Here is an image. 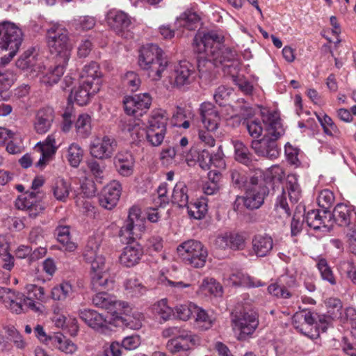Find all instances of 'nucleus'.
I'll list each match as a JSON object with an SVG mask.
<instances>
[{
    "label": "nucleus",
    "mask_w": 356,
    "mask_h": 356,
    "mask_svg": "<svg viewBox=\"0 0 356 356\" xmlns=\"http://www.w3.org/2000/svg\"><path fill=\"white\" fill-rule=\"evenodd\" d=\"M95 306L105 309L113 314H121L128 307L125 302L117 300L116 298L105 292L95 294L92 298Z\"/></svg>",
    "instance_id": "18"
},
{
    "label": "nucleus",
    "mask_w": 356,
    "mask_h": 356,
    "mask_svg": "<svg viewBox=\"0 0 356 356\" xmlns=\"http://www.w3.org/2000/svg\"><path fill=\"white\" fill-rule=\"evenodd\" d=\"M92 88L81 82L79 87L74 88L69 96L70 102H75L79 106H85L90 100L92 96L98 91H92Z\"/></svg>",
    "instance_id": "34"
},
{
    "label": "nucleus",
    "mask_w": 356,
    "mask_h": 356,
    "mask_svg": "<svg viewBox=\"0 0 356 356\" xmlns=\"http://www.w3.org/2000/svg\"><path fill=\"white\" fill-rule=\"evenodd\" d=\"M315 261L322 280L327 282L331 285H335L337 284L336 277L327 261L322 257H318L315 259Z\"/></svg>",
    "instance_id": "43"
},
{
    "label": "nucleus",
    "mask_w": 356,
    "mask_h": 356,
    "mask_svg": "<svg viewBox=\"0 0 356 356\" xmlns=\"http://www.w3.org/2000/svg\"><path fill=\"white\" fill-rule=\"evenodd\" d=\"M334 201V194L328 189L321 191L317 197L318 206L325 211H327L332 207Z\"/></svg>",
    "instance_id": "56"
},
{
    "label": "nucleus",
    "mask_w": 356,
    "mask_h": 356,
    "mask_svg": "<svg viewBox=\"0 0 356 356\" xmlns=\"http://www.w3.org/2000/svg\"><path fill=\"white\" fill-rule=\"evenodd\" d=\"M233 145L236 161L245 165H250L252 162V154L250 153L248 147L239 140L234 141Z\"/></svg>",
    "instance_id": "50"
},
{
    "label": "nucleus",
    "mask_w": 356,
    "mask_h": 356,
    "mask_svg": "<svg viewBox=\"0 0 356 356\" xmlns=\"http://www.w3.org/2000/svg\"><path fill=\"white\" fill-rule=\"evenodd\" d=\"M325 304L327 313L331 315V317L336 319L341 316L343 305L340 299L329 298L325 301Z\"/></svg>",
    "instance_id": "54"
},
{
    "label": "nucleus",
    "mask_w": 356,
    "mask_h": 356,
    "mask_svg": "<svg viewBox=\"0 0 356 356\" xmlns=\"http://www.w3.org/2000/svg\"><path fill=\"white\" fill-rule=\"evenodd\" d=\"M199 345L192 344L189 340H183L181 338L176 337L170 339L167 341L166 348L170 353L175 355L179 353H187Z\"/></svg>",
    "instance_id": "40"
},
{
    "label": "nucleus",
    "mask_w": 356,
    "mask_h": 356,
    "mask_svg": "<svg viewBox=\"0 0 356 356\" xmlns=\"http://www.w3.org/2000/svg\"><path fill=\"white\" fill-rule=\"evenodd\" d=\"M140 213V209L138 206L134 205L129 209L127 219L119 232L122 242L129 243L134 240V228L136 222L139 220Z\"/></svg>",
    "instance_id": "25"
},
{
    "label": "nucleus",
    "mask_w": 356,
    "mask_h": 356,
    "mask_svg": "<svg viewBox=\"0 0 356 356\" xmlns=\"http://www.w3.org/2000/svg\"><path fill=\"white\" fill-rule=\"evenodd\" d=\"M166 134V129H162L161 127L154 129H148L145 131V134L146 138L152 146H159L163 143Z\"/></svg>",
    "instance_id": "52"
},
{
    "label": "nucleus",
    "mask_w": 356,
    "mask_h": 356,
    "mask_svg": "<svg viewBox=\"0 0 356 356\" xmlns=\"http://www.w3.org/2000/svg\"><path fill=\"white\" fill-rule=\"evenodd\" d=\"M222 38L217 33L211 31L208 33H199L194 38V49L202 54L199 60L197 68L200 76H203L204 70L202 66L205 64L209 65L222 64L237 59L236 51L222 44Z\"/></svg>",
    "instance_id": "1"
},
{
    "label": "nucleus",
    "mask_w": 356,
    "mask_h": 356,
    "mask_svg": "<svg viewBox=\"0 0 356 356\" xmlns=\"http://www.w3.org/2000/svg\"><path fill=\"white\" fill-rule=\"evenodd\" d=\"M47 38L50 51L57 56V62L63 60L68 63L72 44L67 30L61 24H53L47 29Z\"/></svg>",
    "instance_id": "7"
},
{
    "label": "nucleus",
    "mask_w": 356,
    "mask_h": 356,
    "mask_svg": "<svg viewBox=\"0 0 356 356\" xmlns=\"http://www.w3.org/2000/svg\"><path fill=\"white\" fill-rule=\"evenodd\" d=\"M314 316L316 318V323L314 324L317 330L319 332V329L321 330L323 332H325L327 329V327L331 324L332 321L334 320V318L331 317V315L328 314L327 315H318L317 314H314Z\"/></svg>",
    "instance_id": "63"
},
{
    "label": "nucleus",
    "mask_w": 356,
    "mask_h": 356,
    "mask_svg": "<svg viewBox=\"0 0 356 356\" xmlns=\"http://www.w3.org/2000/svg\"><path fill=\"white\" fill-rule=\"evenodd\" d=\"M197 293L204 296H221L222 294V287L215 279L206 277L199 286Z\"/></svg>",
    "instance_id": "36"
},
{
    "label": "nucleus",
    "mask_w": 356,
    "mask_h": 356,
    "mask_svg": "<svg viewBox=\"0 0 356 356\" xmlns=\"http://www.w3.org/2000/svg\"><path fill=\"white\" fill-rule=\"evenodd\" d=\"M201 122L208 131H216L220 122V116L216 106L211 102H203L199 108Z\"/></svg>",
    "instance_id": "19"
},
{
    "label": "nucleus",
    "mask_w": 356,
    "mask_h": 356,
    "mask_svg": "<svg viewBox=\"0 0 356 356\" xmlns=\"http://www.w3.org/2000/svg\"><path fill=\"white\" fill-rule=\"evenodd\" d=\"M138 65L147 71L149 77L154 81L161 79L163 72L168 69V60L163 57V50L154 44H149L140 48Z\"/></svg>",
    "instance_id": "6"
},
{
    "label": "nucleus",
    "mask_w": 356,
    "mask_h": 356,
    "mask_svg": "<svg viewBox=\"0 0 356 356\" xmlns=\"http://www.w3.org/2000/svg\"><path fill=\"white\" fill-rule=\"evenodd\" d=\"M302 197V190L298 183V176L291 174L287 176L285 186L282 193L277 196L275 206L280 207L284 212L289 215L291 206L297 203Z\"/></svg>",
    "instance_id": "12"
},
{
    "label": "nucleus",
    "mask_w": 356,
    "mask_h": 356,
    "mask_svg": "<svg viewBox=\"0 0 356 356\" xmlns=\"http://www.w3.org/2000/svg\"><path fill=\"white\" fill-rule=\"evenodd\" d=\"M114 163L121 175L127 177L133 173L134 159L130 152L120 151L115 156Z\"/></svg>",
    "instance_id": "32"
},
{
    "label": "nucleus",
    "mask_w": 356,
    "mask_h": 356,
    "mask_svg": "<svg viewBox=\"0 0 356 356\" xmlns=\"http://www.w3.org/2000/svg\"><path fill=\"white\" fill-rule=\"evenodd\" d=\"M246 128L250 136L253 138H259L263 132L261 122L259 120H250L246 122Z\"/></svg>",
    "instance_id": "61"
},
{
    "label": "nucleus",
    "mask_w": 356,
    "mask_h": 356,
    "mask_svg": "<svg viewBox=\"0 0 356 356\" xmlns=\"http://www.w3.org/2000/svg\"><path fill=\"white\" fill-rule=\"evenodd\" d=\"M117 148V141L109 136L94 138L90 144V154L95 159L105 160L112 157Z\"/></svg>",
    "instance_id": "15"
},
{
    "label": "nucleus",
    "mask_w": 356,
    "mask_h": 356,
    "mask_svg": "<svg viewBox=\"0 0 356 356\" xmlns=\"http://www.w3.org/2000/svg\"><path fill=\"white\" fill-rule=\"evenodd\" d=\"M261 117L266 133L261 139L253 140L251 147L258 156L270 159H277L280 153L277 140L284 133L279 114L264 109L261 111Z\"/></svg>",
    "instance_id": "3"
},
{
    "label": "nucleus",
    "mask_w": 356,
    "mask_h": 356,
    "mask_svg": "<svg viewBox=\"0 0 356 356\" xmlns=\"http://www.w3.org/2000/svg\"><path fill=\"white\" fill-rule=\"evenodd\" d=\"M259 315L253 310L243 309L232 312L231 325L234 334L239 341L250 338L259 326Z\"/></svg>",
    "instance_id": "8"
},
{
    "label": "nucleus",
    "mask_w": 356,
    "mask_h": 356,
    "mask_svg": "<svg viewBox=\"0 0 356 356\" xmlns=\"http://www.w3.org/2000/svg\"><path fill=\"white\" fill-rule=\"evenodd\" d=\"M22 41V32L14 23L0 24V54L8 50V56L1 58L6 64L15 56ZM15 81V74L10 71L2 72L0 70V92L8 90Z\"/></svg>",
    "instance_id": "4"
},
{
    "label": "nucleus",
    "mask_w": 356,
    "mask_h": 356,
    "mask_svg": "<svg viewBox=\"0 0 356 356\" xmlns=\"http://www.w3.org/2000/svg\"><path fill=\"white\" fill-rule=\"evenodd\" d=\"M268 193L266 186H249L243 196H237L233 204L234 209L239 211L241 204L248 209H257L263 205Z\"/></svg>",
    "instance_id": "13"
},
{
    "label": "nucleus",
    "mask_w": 356,
    "mask_h": 356,
    "mask_svg": "<svg viewBox=\"0 0 356 356\" xmlns=\"http://www.w3.org/2000/svg\"><path fill=\"white\" fill-rule=\"evenodd\" d=\"M332 216L334 221L340 227H348L356 222V209L350 205L337 204Z\"/></svg>",
    "instance_id": "23"
},
{
    "label": "nucleus",
    "mask_w": 356,
    "mask_h": 356,
    "mask_svg": "<svg viewBox=\"0 0 356 356\" xmlns=\"http://www.w3.org/2000/svg\"><path fill=\"white\" fill-rule=\"evenodd\" d=\"M292 323L295 329L309 338H315L319 335L314 324L316 318L309 310L303 309L295 313L292 318Z\"/></svg>",
    "instance_id": "14"
},
{
    "label": "nucleus",
    "mask_w": 356,
    "mask_h": 356,
    "mask_svg": "<svg viewBox=\"0 0 356 356\" xmlns=\"http://www.w3.org/2000/svg\"><path fill=\"white\" fill-rule=\"evenodd\" d=\"M52 192L55 198L61 202H65L71 189L70 184L63 178H56L52 184Z\"/></svg>",
    "instance_id": "41"
},
{
    "label": "nucleus",
    "mask_w": 356,
    "mask_h": 356,
    "mask_svg": "<svg viewBox=\"0 0 356 356\" xmlns=\"http://www.w3.org/2000/svg\"><path fill=\"white\" fill-rule=\"evenodd\" d=\"M81 83L92 88V91H99L102 85V74L97 63L91 62L84 66L81 73Z\"/></svg>",
    "instance_id": "28"
},
{
    "label": "nucleus",
    "mask_w": 356,
    "mask_h": 356,
    "mask_svg": "<svg viewBox=\"0 0 356 356\" xmlns=\"http://www.w3.org/2000/svg\"><path fill=\"white\" fill-rule=\"evenodd\" d=\"M197 325L202 330H207L211 328L215 321L214 318L208 314V312L197 306L193 316Z\"/></svg>",
    "instance_id": "47"
},
{
    "label": "nucleus",
    "mask_w": 356,
    "mask_h": 356,
    "mask_svg": "<svg viewBox=\"0 0 356 356\" xmlns=\"http://www.w3.org/2000/svg\"><path fill=\"white\" fill-rule=\"evenodd\" d=\"M339 270L341 273L346 274L356 284V270L354 263L351 261H343L339 264Z\"/></svg>",
    "instance_id": "62"
},
{
    "label": "nucleus",
    "mask_w": 356,
    "mask_h": 356,
    "mask_svg": "<svg viewBox=\"0 0 356 356\" xmlns=\"http://www.w3.org/2000/svg\"><path fill=\"white\" fill-rule=\"evenodd\" d=\"M273 248V240L268 234H257L252 239V249L254 254L259 257L268 255Z\"/></svg>",
    "instance_id": "31"
},
{
    "label": "nucleus",
    "mask_w": 356,
    "mask_h": 356,
    "mask_svg": "<svg viewBox=\"0 0 356 356\" xmlns=\"http://www.w3.org/2000/svg\"><path fill=\"white\" fill-rule=\"evenodd\" d=\"M121 130L134 141L143 138L145 130L140 125L136 120L127 119L121 121Z\"/></svg>",
    "instance_id": "35"
},
{
    "label": "nucleus",
    "mask_w": 356,
    "mask_h": 356,
    "mask_svg": "<svg viewBox=\"0 0 356 356\" xmlns=\"http://www.w3.org/2000/svg\"><path fill=\"white\" fill-rule=\"evenodd\" d=\"M200 21L199 16L194 12L186 11L177 17L175 22L176 27H184L188 30H194L197 28Z\"/></svg>",
    "instance_id": "45"
},
{
    "label": "nucleus",
    "mask_w": 356,
    "mask_h": 356,
    "mask_svg": "<svg viewBox=\"0 0 356 356\" xmlns=\"http://www.w3.org/2000/svg\"><path fill=\"white\" fill-rule=\"evenodd\" d=\"M43 184L44 180L42 177H35L31 186L33 191L19 195L15 200V207L18 209L26 211L30 218H35L44 210L41 201L42 195L39 191H36Z\"/></svg>",
    "instance_id": "9"
},
{
    "label": "nucleus",
    "mask_w": 356,
    "mask_h": 356,
    "mask_svg": "<svg viewBox=\"0 0 356 356\" xmlns=\"http://www.w3.org/2000/svg\"><path fill=\"white\" fill-rule=\"evenodd\" d=\"M140 83L139 76L134 72H128L123 78V84L131 92L136 91Z\"/></svg>",
    "instance_id": "59"
},
{
    "label": "nucleus",
    "mask_w": 356,
    "mask_h": 356,
    "mask_svg": "<svg viewBox=\"0 0 356 356\" xmlns=\"http://www.w3.org/2000/svg\"><path fill=\"white\" fill-rule=\"evenodd\" d=\"M51 340L56 348L67 354H73L77 350V346L60 333L51 337Z\"/></svg>",
    "instance_id": "48"
},
{
    "label": "nucleus",
    "mask_w": 356,
    "mask_h": 356,
    "mask_svg": "<svg viewBox=\"0 0 356 356\" xmlns=\"http://www.w3.org/2000/svg\"><path fill=\"white\" fill-rule=\"evenodd\" d=\"M74 288L69 282H63L51 289V297L54 300L64 301L74 296Z\"/></svg>",
    "instance_id": "39"
},
{
    "label": "nucleus",
    "mask_w": 356,
    "mask_h": 356,
    "mask_svg": "<svg viewBox=\"0 0 356 356\" xmlns=\"http://www.w3.org/2000/svg\"><path fill=\"white\" fill-rule=\"evenodd\" d=\"M54 67L47 68L44 66H38V76L40 81L47 86H53L58 82L66 69L67 63L59 60Z\"/></svg>",
    "instance_id": "22"
},
{
    "label": "nucleus",
    "mask_w": 356,
    "mask_h": 356,
    "mask_svg": "<svg viewBox=\"0 0 356 356\" xmlns=\"http://www.w3.org/2000/svg\"><path fill=\"white\" fill-rule=\"evenodd\" d=\"M108 25L119 35L127 38L128 30L132 24V19L121 10H111L106 15Z\"/></svg>",
    "instance_id": "17"
},
{
    "label": "nucleus",
    "mask_w": 356,
    "mask_h": 356,
    "mask_svg": "<svg viewBox=\"0 0 356 356\" xmlns=\"http://www.w3.org/2000/svg\"><path fill=\"white\" fill-rule=\"evenodd\" d=\"M140 344V337L138 335H131L124 337L120 345L124 349L131 350L137 348Z\"/></svg>",
    "instance_id": "64"
},
{
    "label": "nucleus",
    "mask_w": 356,
    "mask_h": 356,
    "mask_svg": "<svg viewBox=\"0 0 356 356\" xmlns=\"http://www.w3.org/2000/svg\"><path fill=\"white\" fill-rule=\"evenodd\" d=\"M121 192V184L117 181H111L104 187L99 196V204L104 209L111 210L117 205Z\"/></svg>",
    "instance_id": "21"
},
{
    "label": "nucleus",
    "mask_w": 356,
    "mask_h": 356,
    "mask_svg": "<svg viewBox=\"0 0 356 356\" xmlns=\"http://www.w3.org/2000/svg\"><path fill=\"white\" fill-rule=\"evenodd\" d=\"M152 97L149 93L145 92L135 96L127 97L124 100L125 112L129 115L136 118L142 116L149 108Z\"/></svg>",
    "instance_id": "16"
},
{
    "label": "nucleus",
    "mask_w": 356,
    "mask_h": 356,
    "mask_svg": "<svg viewBox=\"0 0 356 356\" xmlns=\"http://www.w3.org/2000/svg\"><path fill=\"white\" fill-rule=\"evenodd\" d=\"M64 157L72 168H77L83 157V150L76 143H72L64 151Z\"/></svg>",
    "instance_id": "38"
},
{
    "label": "nucleus",
    "mask_w": 356,
    "mask_h": 356,
    "mask_svg": "<svg viewBox=\"0 0 356 356\" xmlns=\"http://www.w3.org/2000/svg\"><path fill=\"white\" fill-rule=\"evenodd\" d=\"M163 338L179 337L183 340H189L192 344H200V338L198 335L193 334L191 331L182 327L172 326L165 328L162 331Z\"/></svg>",
    "instance_id": "33"
},
{
    "label": "nucleus",
    "mask_w": 356,
    "mask_h": 356,
    "mask_svg": "<svg viewBox=\"0 0 356 356\" xmlns=\"http://www.w3.org/2000/svg\"><path fill=\"white\" fill-rule=\"evenodd\" d=\"M195 66L191 63L183 60L175 65L165 79L166 86L169 88L181 89L191 85L196 78Z\"/></svg>",
    "instance_id": "10"
},
{
    "label": "nucleus",
    "mask_w": 356,
    "mask_h": 356,
    "mask_svg": "<svg viewBox=\"0 0 356 356\" xmlns=\"http://www.w3.org/2000/svg\"><path fill=\"white\" fill-rule=\"evenodd\" d=\"M56 233L57 240L63 245L65 250L73 252L76 250V243L71 241L70 227L69 226L59 225L56 229Z\"/></svg>",
    "instance_id": "42"
},
{
    "label": "nucleus",
    "mask_w": 356,
    "mask_h": 356,
    "mask_svg": "<svg viewBox=\"0 0 356 356\" xmlns=\"http://www.w3.org/2000/svg\"><path fill=\"white\" fill-rule=\"evenodd\" d=\"M305 220L307 225L315 230L322 228H328L331 225V214L325 210L308 211L305 216Z\"/></svg>",
    "instance_id": "30"
},
{
    "label": "nucleus",
    "mask_w": 356,
    "mask_h": 356,
    "mask_svg": "<svg viewBox=\"0 0 356 356\" xmlns=\"http://www.w3.org/2000/svg\"><path fill=\"white\" fill-rule=\"evenodd\" d=\"M96 24V19L91 16H81L74 20V26L77 30L92 29Z\"/></svg>",
    "instance_id": "60"
},
{
    "label": "nucleus",
    "mask_w": 356,
    "mask_h": 356,
    "mask_svg": "<svg viewBox=\"0 0 356 356\" xmlns=\"http://www.w3.org/2000/svg\"><path fill=\"white\" fill-rule=\"evenodd\" d=\"M153 309L164 321L169 320L173 313V309L168 305V300L165 298L155 303Z\"/></svg>",
    "instance_id": "55"
},
{
    "label": "nucleus",
    "mask_w": 356,
    "mask_h": 356,
    "mask_svg": "<svg viewBox=\"0 0 356 356\" xmlns=\"http://www.w3.org/2000/svg\"><path fill=\"white\" fill-rule=\"evenodd\" d=\"M177 252L186 264L197 268L204 266L208 256L204 245L195 240H189L179 245Z\"/></svg>",
    "instance_id": "11"
},
{
    "label": "nucleus",
    "mask_w": 356,
    "mask_h": 356,
    "mask_svg": "<svg viewBox=\"0 0 356 356\" xmlns=\"http://www.w3.org/2000/svg\"><path fill=\"white\" fill-rule=\"evenodd\" d=\"M245 236L242 234L226 232L217 237L216 243L222 249L229 248L233 250H240L245 248Z\"/></svg>",
    "instance_id": "26"
},
{
    "label": "nucleus",
    "mask_w": 356,
    "mask_h": 356,
    "mask_svg": "<svg viewBox=\"0 0 356 356\" xmlns=\"http://www.w3.org/2000/svg\"><path fill=\"white\" fill-rule=\"evenodd\" d=\"M0 300L12 312L21 314L29 309L40 313L43 310L46 296L42 286L29 284L25 286V294L8 288L1 289Z\"/></svg>",
    "instance_id": "2"
},
{
    "label": "nucleus",
    "mask_w": 356,
    "mask_h": 356,
    "mask_svg": "<svg viewBox=\"0 0 356 356\" xmlns=\"http://www.w3.org/2000/svg\"><path fill=\"white\" fill-rule=\"evenodd\" d=\"M143 255L141 245L137 243H131L123 248L119 257L120 263L125 267H134L139 264Z\"/></svg>",
    "instance_id": "27"
},
{
    "label": "nucleus",
    "mask_w": 356,
    "mask_h": 356,
    "mask_svg": "<svg viewBox=\"0 0 356 356\" xmlns=\"http://www.w3.org/2000/svg\"><path fill=\"white\" fill-rule=\"evenodd\" d=\"M168 115L165 111L162 109L154 110L152 112L147 128L156 129L161 127L162 129H166Z\"/></svg>",
    "instance_id": "46"
},
{
    "label": "nucleus",
    "mask_w": 356,
    "mask_h": 356,
    "mask_svg": "<svg viewBox=\"0 0 356 356\" xmlns=\"http://www.w3.org/2000/svg\"><path fill=\"white\" fill-rule=\"evenodd\" d=\"M316 116L326 135L332 137H338L339 136L340 131L330 116L325 113H320Z\"/></svg>",
    "instance_id": "49"
},
{
    "label": "nucleus",
    "mask_w": 356,
    "mask_h": 356,
    "mask_svg": "<svg viewBox=\"0 0 356 356\" xmlns=\"http://www.w3.org/2000/svg\"><path fill=\"white\" fill-rule=\"evenodd\" d=\"M55 113L51 107H44L38 111L33 122L34 130L38 134L48 132L54 121Z\"/></svg>",
    "instance_id": "24"
},
{
    "label": "nucleus",
    "mask_w": 356,
    "mask_h": 356,
    "mask_svg": "<svg viewBox=\"0 0 356 356\" xmlns=\"http://www.w3.org/2000/svg\"><path fill=\"white\" fill-rule=\"evenodd\" d=\"M76 136L79 138L85 139L89 137L92 132V120L87 113L80 114L74 122Z\"/></svg>",
    "instance_id": "37"
},
{
    "label": "nucleus",
    "mask_w": 356,
    "mask_h": 356,
    "mask_svg": "<svg viewBox=\"0 0 356 356\" xmlns=\"http://www.w3.org/2000/svg\"><path fill=\"white\" fill-rule=\"evenodd\" d=\"M188 215L195 219H202L204 217L207 212V205L200 202H196L193 204L188 203Z\"/></svg>",
    "instance_id": "57"
},
{
    "label": "nucleus",
    "mask_w": 356,
    "mask_h": 356,
    "mask_svg": "<svg viewBox=\"0 0 356 356\" xmlns=\"http://www.w3.org/2000/svg\"><path fill=\"white\" fill-rule=\"evenodd\" d=\"M171 201L179 207L188 204V188L184 182H178L174 187Z\"/></svg>",
    "instance_id": "44"
},
{
    "label": "nucleus",
    "mask_w": 356,
    "mask_h": 356,
    "mask_svg": "<svg viewBox=\"0 0 356 356\" xmlns=\"http://www.w3.org/2000/svg\"><path fill=\"white\" fill-rule=\"evenodd\" d=\"M125 290L133 296H140L145 293L147 289L136 278L127 279L124 284Z\"/></svg>",
    "instance_id": "51"
},
{
    "label": "nucleus",
    "mask_w": 356,
    "mask_h": 356,
    "mask_svg": "<svg viewBox=\"0 0 356 356\" xmlns=\"http://www.w3.org/2000/svg\"><path fill=\"white\" fill-rule=\"evenodd\" d=\"M79 318L91 328L105 332L107 330L106 321L104 316L92 309H81L79 312Z\"/></svg>",
    "instance_id": "29"
},
{
    "label": "nucleus",
    "mask_w": 356,
    "mask_h": 356,
    "mask_svg": "<svg viewBox=\"0 0 356 356\" xmlns=\"http://www.w3.org/2000/svg\"><path fill=\"white\" fill-rule=\"evenodd\" d=\"M100 241L90 238L83 254L85 261L90 264L91 284L95 291L106 289L109 280L105 275V257L99 252Z\"/></svg>",
    "instance_id": "5"
},
{
    "label": "nucleus",
    "mask_w": 356,
    "mask_h": 356,
    "mask_svg": "<svg viewBox=\"0 0 356 356\" xmlns=\"http://www.w3.org/2000/svg\"><path fill=\"white\" fill-rule=\"evenodd\" d=\"M296 286V281L289 276H282L277 282L268 286L270 295L277 298L289 299L293 295V289Z\"/></svg>",
    "instance_id": "20"
},
{
    "label": "nucleus",
    "mask_w": 356,
    "mask_h": 356,
    "mask_svg": "<svg viewBox=\"0 0 356 356\" xmlns=\"http://www.w3.org/2000/svg\"><path fill=\"white\" fill-rule=\"evenodd\" d=\"M197 307V305L193 302H188L185 304L177 305L175 312L179 319L188 321L191 316L193 317Z\"/></svg>",
    "instance_id": "53"
},
{
    "label": "nucleus",
    "mask_w": 356,
    "mask_h": 356,
    "mask_svg": "<svg viewBox=\"0 0 356 356\" xmlns=\"http://www.w3.org/2000/svg\"><path fill=\"white\" fill-rule=\"evenodd\" d=\"M143 320V314L138 311L134 312L131 315H127L124 318L127 326L132 330L140 329Z\"/></svg>",
    "instance_id": "58"
}]
</instances>
